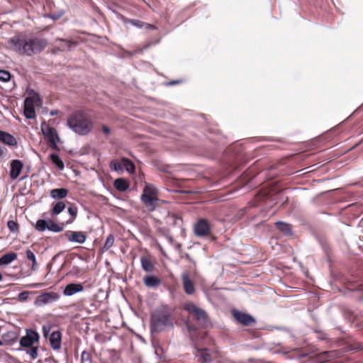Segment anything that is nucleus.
Returning <instances> with one entry per match:
<instances>
[{"label": "nucleus", "mask_w": 363, "mask_h": 363, "mask_svg": "<svg viewBox=\"0 0 363 363\" xmlns=\"http://www.w3.org/2000/svg\"><path fill=\"white\" fill-rule=\"evenodd\" d=\"M10 48L19 55L33 56L41 52L47 46V40L38 37L15 35L9 40Z\"/></svg>", "instance_id": "nucleus-1"}, {"label": "nucleus", "mask_w": 363, "mask_h": 363, "mask_svg": "<svg viewBox=\"0 0 363 363\" xmlns=\"http://www.w3.org/2000/svg\"><path fill=\"white\" fill-rule=\"evenodd\" d=\"M67 125L75 133L86 135L94 127L90 116L83 111H77L69 116Z\"/></svg>", "instance_id": "nucleus-2"}, {"label": "nucleus", "mask_w": 363, "mask_h": 363, "mask_svg": "<svg viewBox=\"0 0 363 363\" xmlns=\"http://www.w3.org/2000/svg\"><path fill=\"white\" fill-rule=\"evenodd\" d=\"M140 199L148 211H155L158 201V190L156 186L145 182Z\"/></svg>", "instance_id": "nucleus-3"}, {"label": "nucleus", "mask_w": 363, "mask_h": 363, "mask_svg": "<svg viewBox=\"0 0 363 363\" xmlns=\"http://www.w3.org/2000/svg\"><path fill=\"white\" fill-rule=\"evenodd\" d=\"M169 325H171L169 320V313L164 310H157L152 314V332H159Z\"/></svg>", "instance_id": "nucleus-4"}, {"label": "nucleus", "mask_w": 363, "mask_h": 363, "mask_svg": "<svg viewBox=\"0 0 363 363\" xmlns=\"http://www.w3.org/2000/svg\"><path fill=\"white\" fill-rule=\"evenodd\" d=\"M41 104V99L34 91L29 92L24 101L23 113L26 118L34 119L36 117L35 107Z\"/></svg>", "instance_id": "nucleus-5"}, {"label": "nucleus", "mask_w": 363, "mask_h": 363, "mask_svg": "<svg viewBox=\"0 0 363 363\" xmlns=\"http://www.w3.org/2000/svg\"><path fill=\"white\" fill-rule=\"evenodd\" d=\"M183 307L188 312L189 315L195 320L198 324L204 325L206 323L208 316L203 309L192 302L185 303Z\"/></svg>", "instance_id": "nucleus-6"}, {"label": "nucleus", "mask_w": 363, "mask_h": 363, "mask_svg": "<svg viewBox=\"0 0 363 363\" xmlns=\"http://www.w3.org/2000/svg\"><path fill=\"white\" fill-rule=\"evenodd\" d=\"M40 128L41 131L45 138L48 140L50 147L52 149H57V142L59 141L60 138L56 130L45 122L41 124Z\"/></svg>", "instance_id": "nucleus-7"}, {"label": "nucleus", "mask_w": 363, "mask_h": 363, "mask_svg": "<svg viewBox=\"0 0 363 363\" xmlns=\"http://www.w3.org/2000/svg\"><path fill=\"white\" fill-rule=\"evenodd\" d=\"M59 298L60 295L56 292H43L35 298L33 304L35 307H42L55 302Z\"/></svg>", "instance_id": "nucleus-8"}, {"label": "nucleus", "mask_w": 363, "mask_h": 363, "mask_svg": "<svg viewBox=\"0 0 363 363\" xmlns=\"http://www.w3.org/2000/svg\"><path fill=\"white\" fill-rule=\"evenodd\" d=\"M194 231L198 237H206L211 233L210 224L206 219H199L194 225Z\"/></svg>", "instance_id": "nucleus-9"}, {"label": "nucleus", "mask_w": 363, "mask_h": 363, "mask_svg": "<svg viewBox=\"0 0 363 363\" xmlns=\"http://www.w3.org/2000/svg\"><path fill=\"white\" fill-rule=\"evenodd\" d=\"M38 333L33 330H28L26 332V335L21 338L20 345L23 347H32L35 342H38Z\"/></svg>", "instance_id": "nucleus-10"}, {"label": "nucleus", "mask_w": 363, "mask_h": 363, "mask_svg": "<svg viewBox=\"0 0 363 363\" xmlns=\"http://www.w3.org/2000/svg\"><path fill=\"white\" fill-rule=\"evenodd\" d=\"M65 236L69 242L78 244H83L86 240L85 233L81 231H67Z\"/></svg>", "instance_id": "nucleus-11"}, {"label": "nucleus", "mask_w": 363, "mask_h": 363, "mask_svg": "<svg viewBox=\"0 0 363 363\" xmlns=\"http://www.w3.org/2000/svg\"><path fill=\"white\" fill-rule=\"evenodd\" d=\"M84 290V286L80 283H72L67 284L63 291V294L66 296H71L77 293Z\"/></svg>", "instance_id": "nucleus-12"}, {"label": "nucleus", "mask_w": 363, "mask_h": 363, "mask_svg": "<svg viewBox=\"0 0 363 363\" xmlns=\"http://www.w3.org/2000/svg\"><path fill=\"white\" fill-rule=\"evenodd\" d=\"M233 314L234 318L240 323L245 325H249L255 322V319L250 315L241 313L238 311H233Z\"/></svg>", "instance_id": "nucleus-13"}, {"label": "nucleus", "mask_w": 363, "mask_h": 363, "mask_svg": "<svg viewBox=\"0 0 363 363\" xmlns=\"http://www.w3.org/2000/svg\"><path fill=\"white\" fill-rule=\"evenodd\" d=\"M23 164L18 160H14L11 163L10 177L16 179L21 172Z\"/></svg>", "instance_id": "nucleus-14"}, {"label": "nucleus", "mask_w": 363, "mask_h": 363, "mask_svg": "<svg viewBox=\"0 0 363 363\" xmlns=\"http://www.w3.org/2000/svg\"><path fill=\"white\" fill-rule=\"evenodd\" d=\"M182 279L185 293L189 295L193 294L195 291V288L189 275L186 273H183L182 274Z\"/></svg>", "instance_id": "nucleus-15"}, {"label": "nucleus", "mask_w": 363, "mask_h": 363, "mask_svg": "<svg viewBox=\"0 0 363 363\" xmlns=\"http://www.w3.org/2000/svg\"><path fill=\"white\" fill-rule=\"evenodd\" d=\"M144 284L148 288H156L161 284V279L155 276L150 275L143 278Z\"/></svg>", "instance_id": "nucleus-16"}, {"label": "nucleus", "mask_w": 363, "mask_h": 363, "mask_svg": "<svg viewBox=\"0 0 363 363\" xmlns=\"http://www.w3.org/2000/svg\"><path fill=\"white\" fill-rule=\"evenodd\" d=\"M50 342L53 350H59L61 347V333L59 331L52 333Z\"/></svg>", "instance_id": "nucleus-17"}, {"label": "nucleus", "mask_w": 363, "mask_h": 363, "mask_svg": "<svg viewBox=\"0 0 363 363\" xmlns=\"http://www.w3.org/2000/svg\"><path fill=\"white\" fill-rule=\"evenodd\" d=\"M0 141L9 146H14L17 144L16 140L13 135L1 130Z\"/></svg>", "instance_id": "nucleus-18"}, {"label": "nucleus", "mask_w": 363, "mask_h": 363, "mask_svg": "<svg viewBox=\"0 0 363 363\" xmlns=\"http://www.w3.org/2000/svg\"><path fill=\"white\" fill-rule=\"evenodd\" d=\"M68 194L66 189H55L50 191V196L54 199H61L65 198Z\"/></svg>", "instance_id": "nucleus-19"}, {"label": "nucleus", "mask_w": 363, "mask_h": 363, "mask_svg": "<svg viewBox=\"0 0 363 363\" xmlns=\"http://www.w3.org/2000/svg\"><path fill=\"white\" fill-rule=\"evenodd\" d=\"M114 187L118 191L123 192L129 188V184L125 179L119 178L114 181Z\"/></svg>", "instance_id": "nucleus-20"}, {"label": "nucleus", "mask_w": 363, "mask_h": 363, "mask_svg": "<svg viewBox=\"0 0 363 363\" xmlns=\"http://www.w3.org/2000/svg\"><path fill=\"white\" fill-rule=\"evenodd\" d=\"M17 254L15 252L8 253L0 257V265H6L16 259Z\"/></svg>", "instance_id": "nucleus-21"}, {"label": "nucleus", "mask_w": 363, "mask_h": 363, "mask_svg": "<svg viewBox=\"0 0 363 363\" xmlns=\"http://www.w3.org/2000/svg\"><path fill=\"white\" fill-rule=\"evenodd\" d=\"M140 262L141 267L144 271L147 272H151L153 271L154 265L149 258L146 257H142L140 258Z\"/></svg>", "instance_id": "nucleus-22"}, {"label": "nucleus", "mask_w": 363, "mask_h": 363, "mask_svg": "<svg viewBox=\"0 0 363 363\" xmlns=\"http://www.w3.org/2000/svg\"><path fill=\"white\" fill-rule=\"evenodd\" d=\"M51 162L55 164V166L60 170L63 169L65 167L64 162L60 158V157L55 153L50 155L49 156Z\"/></svg>", "instance_id": "nucleus-23"}, {"label": "nucleus", "mask_w": 363, "mask_h": 363, "mask_svg": "<svg viewBox=\"0 0 363 363\" xmlns=\"http://www.w3.org/2000/svg\"><path fill=\"white\" fill-rule=\"evenodd\" d=\"M121 162H122L123 167H124L128 172H129L130 174H133L135 172V164L133 163L132 161H130L128 158H123L121 160Z\"/></svg>", "instance_id": "nucleus-24"}, {"label": "nucleus", "mask_w": 363, "mask_h": 363, "mask_svg": "<svg viewBox=\"0 0 363 363\" xmlns=\"http://www.w3.org/2000/svg\"><path fill=\"white\" fill-rule=\"evenodd\" d=\"M276 225L277 226L278 229L285 235H288L291 234V228L289 224L279 221L276 223Z\"/></svg>", "instance_id": "nucleus-25"}, {"label": "nucleus", "mask_w": 363, "mask_h": 363, "mask_svg": "<svg viewBox=\"0 0 363 363\" xmlns=\"http://www.w3.org/2000/svg\"><path fill=\"white\" fill-rule=\"evenodd\" d=\"M66 206H65V203L63 202V201H58L57 203H56L52 209V216H57L58 214H60L61 212H62L65 208Z\"/></svg>", "instance_id": "nucleus-26"}, {"label": "nucleus", "mask_w": 363, "mask_h": 363, "mask_svg": "<svg viewBox=\"0 0 363 363\" xmlns=\"http://www.w3.org/2000/svg\"><path fill=\"white\" fill-rule=\"evenodd\" d=\"M26 257L32 262L31 269L35 271L38 268V263L35 254L30 250H28L26 251Z\"/></svg>", "instance_id": "nucleus-27"}, {"label": "nucleus", "mask_w": 363, "mask_h": 363, "mask_svg": "<svg viewBox=\"0 0 363 363\" xmlns=\"http://www.w3.org/2000/svg\"><path fill=\"white\" fill-rule=\"evenodd\" d=\"M57 41L61 42V45H60V50L62 51H67L69 50V48L75 45V43L72 40H67L64 39H57Z\"/></svg>", "instance_id": "nucleus-28"}, {"label": "nucleus", "mask_w": 363, "mask_h": 363, "mask_svg": "<svg viewBox=\"0 0 363 363\" xmlns=\"http://www.w3.org/2000/svg\"><path fill=\"white\" fill-rule=\"evenodd\" d=\"M48 230L52 232L58 233L63 230V227L54 223L52 220H49Z\"/></svg>", "instance_id": "nucleus-29"}, {"label": "nucleus", "mask_w": 363, "mask_h": 363, "mask_svg": "<svg viewBox=\"0 0 363 363\" xmlns=\"http://www.w3.org/2000/svg\"><path fill=\"white\" fill-rule=\"evenodd\" d=\"M48 220L47 221L45 220H42V219L37 220L36 224H35V228L38 231H41V232L45 231L46 229H48Z\"/></svg>", "instance_id": "nucleus-30"}, {"label": "nucleus", "mask_w": 363, "mask_h": 363, "mask_svg": "<svg viewBox=\"0 0 363 363\" xmlns=\"http://www.w3.org/2000/svg\"><path fill=\"white\" fill-rule=\"evenodd\" d=\"M68 213L71 216L72 218L66 221V224H69L74 221L77 215V208L74 206H70L68 208Z\"/></svg>", "instance_id": "nucleus-31"}, {"label": "nucleus", "mask_w": 363, "mask_h": 363, "mask_svg": "<svg viewBox=\"0 0 363 363\" xmlns=\"http://www.w3.org/2000/svg\"><path fill=\"white\" fill-rule=\"evenodd\" d=\"M2 337L4 342H15L17 340V335L14 332H9L6 334H4Z\"/></svg>", "instance_id": "nucleus-32"}, {"label": "nucleus", "mask_w": 363, "mask_h": 363, "mask_svg": "<svg viewBox=\"0 0 363 363\" xmlns=\"http://www.w3.org/2000/svg\"><path fill=\"white\" fill-rule=\"evenodd\" d=\"M114 237L113 235H109L107 238H106V240L105 242V244L102 248L103 251H106L108 250V249H110L114 244Z\"/></svg>", "instance_id": "nucleus-33"}, {"label": "nucleus", "mask_w": 363, "mask_h": 363, "mask_svg": "<svg viewBox=\"0 0 363 363\" xmlns=\"http://www.w3.org/2000/svg\"><path fill=\"white\" fill-rule=\"evenodd\" d=\"M110 167L111 169L118 172V171H122L123 170V164L122 162L120 163L117 160H113L110 163Z\"/></svg>", "instance_id": "nucleus-34"}, {"label": "nucleus", "mask_w": 363, "mask_h": 363, "mask_svg": "<svg viewBox=\"0 0 363 363\" xmlns=\"http://www.w3.org/2000/svg\"><path fill=\"white\" fill-rule=\"evenodd\" d=\"M199 361L201 363H207L211 361L210 354L206 351H201L199 354Z\"/></svg>", "instance_id": "nucleus-35"}, {"label": "nucleus", "mask_w": 363, "mask_h": 363, "mask_svg": "<svg viewBox=\"0 0 363 363\" xmlns=\"http://www.w3.org/2000/svg\"><path fill=\"white\" fill-rule=\"evenodd\" d=\"M11 79V74L6 70H0V81L8 82Z\"/></svg>", "instance_id": "nucleus-36"}, {"label": "nucleus", "mask_w": 363, "mask_h": 363, "mask_svg": "<svg viewBox=\"0 0 363 363\" xmlns=\"http://www.w3.org/2000/svg\"><path fill=\"white\" fill-rule=\"evenodd\" d=\"M7 226L11 232H17L18 230V224L14 220H9Z\"/></svg>", "instance_id": "nucleus-37"}, {"label": "nucleus", "mask_w": 363, "mask_h": 363, "mask_svg": "<svg viewBox=\"0 0 363 363\" xmlns=\"http://www.w3.org/2000/svg\"><path fill=\"white\" fill-rule=\"evenodd\" d=\"M33 292L25 291L18 294V298L20 301H26L28 299L29 294H33Z\"/></svg>", "instance_id": "nucleus-38"}, {"label": "nucleus", "mask_w": 363, "mask_h": 363, "mask_svg": "<svg viewBox=\"0 0 363 363\" xmlns=\"http://www.w3.org/2000/svg\"><path fill=\"white\" fill-rule=\"evenodd\" d=\"M30 349L27 351V353L30 356V357L33 359L38 357V347H30Z\"/></svg>", "instance_id": "nucleus-39"}, {"label": "nucleus", "mask_w": 363, "mask_h": 363, "mask_svg": "<svg viewBox=\"0 0 363 363\" xmlns=\"http://www.w3.org/2000/svg\"><path fill=\"white\" fill-rule=\"evenodd\" d=\"M91 359L90 355L86 351H83L81 354V360L82 362L89 361Z\"/></svg>", "instance_id": "nucleus-40"}, {"label": "nucleus", "mask_w": 363, "mask_h": 363, "mask_svg": "<svg viewBox=\"0 0 363 363\" xmlns=\"http://www.w3.org/2000/svg\"><path fill=\"white\" fill-rule=\"evenodd\" d=\"M131 23L138 28H144V23L140 21H132Z\"/></svg>", "instance_id": "nucleus-41"}, {"label": "nucleus", "mask_w": 363, "mask_h": 363, "mask_svg": "<svg viewBox=\"0 0 363 363\" xmlns=\"http://www.w3.org/2000/svg\"><path fill=\"white\" fill-rule=\"evenodd\" d=\"M43 285V284L35 283V284H31L28 285V287L37 288V287L41 286Z\"/></svg>", "instance_id": "nucleus-42"}, {"label": "nucleus", "mask_w": 363, "mask_h": 363, "mask_svg": "<svg viewBox=\"0 0 363 363\" xmlns=\"http://www.w3.org/2000/svg\"><path fill=\"white\" fill-rule=\"evenodd\" d=\"M144 28L145 29H155V26H153L152 24H149V23H144Z\"/></svg>", "instance_id": "nucleus-43"}, {"label": "nucleus", "mask_w": 363, "mask_h": 363, "mask_svg": "<svg viewBox=\"0 0 363 363\" xmlns=\"http://www.w3.org/2000/svg\"><path fill=\"white\" fill-rule=\"evenodd\" d=\"M102 130L106 135H108L110 133V130L106 125H104L102 127Z\"/></svg>", "instance_id": "nucleus-44"}, {"label": "nucleus", "mask_w": 363, "mask_h": 363, "mask_svg": "<svg viewBox=\"0 0 363 363\" xmlns=\"http://www.w3.org/2000/svg\"><path fill=\"white\" fill-rule=\"evenodd\" d=\"M57 113H58V111H57V110H52V111H50V114L51 116H55V115H57Z\"/></svg>", "instance_id": "nucleus-45"}, {"label": "nucleus", "mask_w": 363, "mask_h": 363, "mask_svg": "<svg viewBox=\"0 0 363 363\" xmlns=\"http://www.w3.org/2000/svg\"><path fill=\"white\" fill-rule=\"evenodd\" d=\"M5 150V149H3L2 147H0V157L4 155Z\"/></svg>", "instance_id": "nucleus-46"}, {"label": "nucleus", "mask_w": 363, "mask_h": 363, "mask_svg": "<svg viewBox=\"0 0 363 363\" xmlns=\"http://www.w3.org/2000/svg\"><path fill=\"white\" fill-rule=\"evenodd\" d=\"M176 83H177V82H172L170 84H176Z\"/></svg>", "instance_id": "nucleus-47"}, {"label": "nucleus", "mask_w": 363, "mask_h": 363, "mask_svg": "<svg viewBox=\"0 0 363 363\" xmlns=\"http://www.w3.org/2000/svg\"><path fill=\"white\" fill-rule=\"evenodd\" d=\"M2 279V275L0 273V281Z\"/></svg>", "instance_id": "nucleus-48"}, {"label": "nucleus", "mask_w": 363, "mask_h": 363, "mask_svg": "<svg viewBox=\"0 0 363 363\" xmlns=\"http://www.w3.org/2000/svg\"><path fill=\"white\" fill-rule=\"evenodd\" d=\"M3 345V342L0 340V345Z\"/></svg>", "instance_id": "nucleus-49"}]
</instances>
